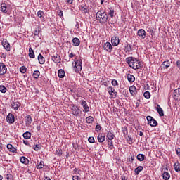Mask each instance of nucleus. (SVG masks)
Here are the masks:
<instances>
[{
    "instance_id": "f257e3e1",
    "label": "nucleus",
    "mask_w": 180,
    "mask_h": 180,
    "mask_svg": "<svg viewBox=\"0 0 180 180\" xmlns=\"http://www.w3.org/2000/svg\"><path fill=\"white\" fill-rule=\"evenodd\" d=\"M127 63H128L129 67H131V68H133V70H139L141 68V64L140 63V61L139 60V59L134 57L127 58Z\"/></svg>"
},
{
    "instance_id": "f03ea898",
    "label": "nucleus",
    "mask_w": 180,
    "mask_h": 180,
    "mask_svg": "<svg viewBox=\"0 0 180 180\" xmlns=\"http://www.w3.org/2000/svg\"><path fill=\"white\" fill-rule=\"evenodd\" d=\"M96 20H98L102 25L108 22V14L105 11H99L96 13Z\"/></svg>"
},
{
    "instance_id": "7ed1b4c3",
    "label": "nucleus",
    "mask_w": 180,
    "mask_h": 180,
    "mask_svg": "<svg viewBox=\"0 0 180 180\" xmlns=\"http://www.w3.org/2000/svg\"><path fill=\"white\" fill-rule=\"evenodd\" d=\"M82 70V60L81 59L75 62V71L79 72Z\"/></svg>"
},
{
    "instance_id": "20e7f679",
    "label": "nucleus",
    "mask_w": 180,
    "mask_h": 180,
    "mask_svg": "<svg viewBox=\"0 0 180 180\" xmlns=\"http://www.w3.org/2000/svg\"><path fill=\"white\" fill-rule=\"evenodd\" d=\"M71 111L72 115H74V116H76V117H79L80 115L82 113V111L79 110V108H78V106H73L71 108Z\"/></svg>"
},
{
    "instance_id": "39448f33",
    "label": "nucleus",
    "mask_w": 180,
    "mask_h": 180,
    "mask_svg": "<svg viewBox=\"0 0 180 180\" xmlns=\"http://www.w3.org/2000/svg\"><path fill=\"white\" fill-rule=\"evenodd\" d=\"M146 119L148 122V124H150V126H151L152 127H155V126H158V122H157V120H155V119H153V117L147 116Z\"/></svg>"
},
{
    "instance_id": "423d86ee",
    "label": "nucleus",
    "mask_w": 180,
    "mask_h": 180,
    "mask_svg": "<svg viewBox=\"0 0 180 180\" xmlns=\"http://www.w3.org/2000/svg\"><path fill=\"white\" fill-rule=\"evenodd\" d=\"M108 91L110 98H112V99L116 98V96H117V92H116V91H115V89H113V88L110 86V87H108Z\"/></svg>"
},
{
    "instance_id": "0eeeda50",
    "label": "nucleus",
    "mask_w": 180,
    "mask_h": 180,
    "mask_svg": "<svg viewBox=\"0 0 180 180\" xmlns=\"http://www.w3.org/2000/svg\"><path fill=\"white\" fill-rule=\"evenodd\" d=\"M103 49L108 53H112L113 51V46H112V44H110V42H106L103 45Z\"/></svg>"
},
{
    "instance_id": "6e6552de",
    "label": "nucleus",
    "mask_w": 180,
    "mask_h": 180,
    "mask_svg": "<svg viewBox=\"0 0 180 180\" xmlns=\"http://www.w3.org/2000/svg\"><path fill=\"white\" fill-rule=\"evenodd\" d=\"M173 98L174 101H180V88L176 89L174 91Z\"/></svg>"
},
{
    "instance_id": "1a4fd4ad",
    "label": "nucleus",
    "mask_w": 180,
    "mask_h": 180,
    "mask_svg": "<svg viewBox=\"0 0 180 180\" xmlns=\"http://www.w3.org/2000/svg\"><path fill=\"white\" fill-rule=\"evenodd\" d=\"M8 68L3 63H0V75H5Z\"/></svg>"
},
{
    "instance_id": "9d476101",
    "label": "nucleus",
    "mask_w": 180,
    "mask_h": 180,
    "mask_svg": "<svg viewBox=\"0 0 180 180\" xmlns=\"http://www.w3.org/2000/svg\"><path fill=\"white\" fill-rule=\"evenodd\" d=\"M51 60L56 64H58V63H61V57L58 54H57V53H56L55 55H53L52 56Z\"/></svg>"
},
{
    "instance_id": "9b49d317",
    "label": "nucleus",
    "mask_w": 180,
    "mask_h": 180,
    "mask_svg": "<svg viewBox=\"0 0 180 180\" xmlns=\"http://www.w3.org/2000/svg\"><path fill=\"white\" fill-rule=\"evenodd\" d=\"M6 121L10 124L15 123V115H13L12 113H9L6 116Z\"/></svg>"
},
{
    "instance_id": "f8f14e48",
    "label": "nucleus",
    "mask_w": 180,
    "mask_h": 180,
    "mask_svg": "<svg viewBox=\"0 0 180 180\" xmlns=\"http://www.w3.org/2000/svg\"><path fill=\"white\" fill-rule=\"evenodd\" d=\"M3 47L6 50V51H11V44L6 40H3L1 42Z\"/></svg>"
},
{
    "instance_id": "ddd939ff",
    "label": "nucleus",
    "mask_w": 180,
    "mask_h": 180,
    "mask_svg": "<svg viewBox=\"0 0 180 180\" xmlns=\"http://www.w3.org/2000/svg\"><path fill=\"white\" fill-rule=\"evenodd\" d=\"M111 42L112 46H119V43H120V39H119V37L114 36L111 38Z\"/></svg>"
},
{
    "instance_id": "4468645a",
    "label": "nucleus",
    "mask_w": 180,
    "mask_h": 180,
    "mask_svg": "<svg viewBox=\"0 0 180 180\" xmlns=\"http://www.w3.org/2000/svg\"><path fill=\"white\" fill-rule=\"evenodd\" d=\"M81 105L82 106H83V109L85 113L89 112V106H88V103H86V101L82 100L81 102Z\"/></svg>"
},
{
    "instance_id": "2eb2a0df",
    "label": "nucleus",
    "mask_w": 180,
    "mask_h": 180,
    "mask_svg": "<svg viewBox=\"0 0 180 180\" xmlns=\"http://www.w3.org/2000/svg\"><path fill=\"white\" fill-rule=\"evenodd\" d=\"M25 122L27 126H30V124H32V122H33V118L30 115H28L25 117Z\"/></svg>"
},
{
    "instance_id": "dca6fc26",
    "label": "nucleus",
    "mask_w": 180,
    "mask_h": 180,
    "mask_svg": "<svg viewBox=\"0 0 180 180\" xmlns=\"http://www.w3.org/2000/svg\"><path fill=\"white\" fill-rule=\"evenodd\" d=\"M138 36L140 39H146V30L140 29L137 32Z\"/></svg>"
},
{
    "instance_id": "f3484780",
    "label": "nucleus",
    "mask_w": 180,
    "mask_h": 180,
    "mask_svg": "<svg viewBox=\"0 0 180 180\" xmlns=\"http://www.w3.org/2000/svg\"><path fill=\"white\" fill-rule=\"evenodd\" d=\"M79 8L80 9L81 12L82 13H88L89 12V7L88 6H79Z\"/></svg>"
},
{
    "instance_id": "a211bd4d",
    "label": "nucleus",
    "mask_w": 180,
    "mask_h": 180,
    "mask_svg": "<svg viewBox=\"0 0 180 180\" xmlns=\"http://www.w3.org/2000/svg\"><path fill=\"white\" fill-rule=\"evenodd\" d=\"M20 105L21 104L19 103V101H15L11 104V108L14 109V110H18L19 108H20Z\"/></svg>"
},
{
    "instance_id": "6ab92c4d",
    "label": "nucleus",
    "mask_w": 180,
    "mask_h": 180,
    "mask_svg": "<svg viewBox=\"0 0 180 180\" xmlns=\"http://www.w3.org/2000/svg\"><path fill=\"white\" fill-rule=\"evenodd\" d=\"M129 91L131 95H132V96H136V95H137V91H136V86H131L129 87Z\"/></svg>"
},
{
    "instance_id": "aec40b11",
    "label": "nucleus",
    "mask_w": 180,
    "mask_h": 180,
    "mask_svg": "<svg viewBox=\"0 0 180 180\" xmlns=\"http://www.w3.org/2000/svg\"><path fill=\"white\" fill-rule=\"evenodd\" d=\"M44 168V161L41 160L39 162H38L37 164V169H43Z\"/></svg>"
},
{
    "instance_id": "412c9836",
    "label": "nucleus",
    "mask_w": 180,
    "mask_h": 180,
    "mask_svg": "<svg viewBox=\"0 0 180 180\" xmlns=\"http://www.w3.org/2000/svg\"><path fill=\"white\" fill-rule=\"evenodd\" d=\"M58 75L59 78H64V77H65V72L64 71V70L60 69L58 71Z\"/></svg>"
},
{
    "instance_id": "4be33fe9",
    "label": "nucleus",
    "mask_w": 180,
    "mask_h": 180,
    "mask_svg": "<svg viewBox=\"0 0 180 180\" xmlns=\"http://www.w3.org/2000/svg\"><path fill=\"white\" fill-rule=\"evenodd\" d=\"M156 110L159 113L160 116H164V110H162V108H161V106H160L159 104H157Z\"/></svg>"
},
{
    "instance_id": "5701e85b",
    "label": "nucleus",
    "mask_w": 180,
    "mask_h": 180,
    "mask_svg": "<svg viewBox=\"0 0 180 180\" xmlns=\"http://www.w3.org/2000/svg\"><path fill=\"white\" fill-rule=\"evenodd\" d=\"M127 78L129 82H134V81H136V78L133 75L128 74Z\"/></svg>"
},
{
    "instance_id": "b1692460",
    "label": "nucleus",
    "mask_w": 180,
    "mask_h": 180,
    "mask_svg": "<svg viewBox=\"0 0 180 180\" xmlns=\"http://www.w3.org/2000/svg\"><path fill=\"white\" fill-rule=\"evenodd\" d=\"M7 148L8 150H10L11 153H16L17 151V149L15 147H13L12 144H7Z\"/></svg>"
},
{
    "instance_id": "393cba45",
    "label": "nucleus",
    "mask_w": 180,
    "mask_h": 180,
    "mask_svg": "<svg viewBox=\"0 0 180 180\" xmlns=\"http://www.w3.org/2000/svg\"><path fill=\"white\" fill-rule=\"evenodd\" d=\"M38 61L39 64H44L45 63L44 57H43V55L41 53H39L38 56Z\"/></svg>"
},
{
    "instance_id": "a878e982",
    "label": "nucleus",
    "mask_w": 180,
    "mask_h": 180,
    "mask_svg": "<svg viewBox=\"0 0 180 180\" xmlns=\"http://www.w3.org/2000/svg\"><path fill=\"white\" fill-rule=\"evenodd\" d=\"M20 160L22 164H29V159H27V158L25 156H22L21 158H20Z\"/></svg>"
},
{
    "instance_id": "bb28decb",
    "label": "nucleus",
    "mask_w": 180,
    "mask_h": 180,
    "mask_svg": "<svg viewBox=\"0 0 180 180\" xmlns=\"http://www.w3.org/2000/svg\"><path fill=\"white\" fill-rule=\"evenodd\" d=\"M22 136L24 139H25L26 140H29V139L32 137V133L27 131V132H25Z\"/></svg>"
},
{
    "instance_id": "cd10ccee",
    "label": "nucleus",
    "mask_w": 180,
    "mask_h": 180,
    "mask_svg": "<svg viewBox=\"0 0 180 180\" xmlns=\"http://www.w3.org/2000/svg\"><path fill=\"white\" fill-rule=\"evenodd\" d=\"M143 169H144V167H143V166H139L137 168L135 169L134 172L135 174H136V175H139V174H140V172H141Z\"/></svg>"
},
{
    "instance_id": "c85d7f7f",
    "label": "nucleus",
    "mask_w": 180,
    "mask_h": 180,
    "mask_svg": "<svg viewBox=\"0 0 180 180\" xmlns=\"http://www.w3.org/2000/svg\"><path fill=\"white\" fill-rule=\"evenodd\" d=\"M29 57L30 58H34V51H33V49L30 48L29 49Z\"/></svg>"
},
{
    "instance_id": "c756f323",
    "label": "nucleus",
    "mask_w": 180,
    "mask_h": 180,
    "mask_svg": "<svg viewBox=\"0 0 180 180\" xmlns=\"http://www.w3.org/2000/svg\"><path fill=\"white\" fill-rule=\"evenodd\" d=\"M1 11L4 13H8V10L6 9V4H1Z\"/></svg>"
},
{
    "instance_id": "7c9ffc66",
    "label": "nucleus",
    "mask_w": 180,
    "mask_h": 180,
    "mask_svg": "<svg viewBox=\"0 0 180 180\" xmlns=\"http://www.w3.org/2000/svg\"><path fill=\"white\" fill-rule=\"evenodd\" d=\"M97 139L98 143H103V141H105V136H103L102 134H99L97 136Z\"/></svg>"
},
{
    "instance_id": "2f4dec72",
    "label": "nucleus",
    "mask_w": 180,
    "mask_h": 180,
    "mask_svg": "<svg viewBox=\"0 0 180 180\" xmlns=\"http://www.w3.org/2000/svg\"><path fill=\"white\" fill-rule=\"evenodd\" d=\"M138 161H144V158H146V155L143 154H138L136 156Z\"/></svg>"
},
{
    "instance_id": "473e14b6",
    "label": "nucleus",
    "mask_w": 180,
    "mask_h": 180,
    "mask_svg": "<svg viewBox=\"0 0 180 180\" xmlns=\"http://www.w3.org/2000/svg\"><path fill=\"white\" fill-rule=\"evenodd\" d=\"M170 176H171L169 175V173H168V172H165L162 174V177H163V179H165V180L169 179Z\"/></svg>"
},
{
    "instance_id": "72a5a7b5",
    "label": "nucleus",
    "mask_w": 180,
    "mask_h": 180,
    "mask_svg": "<svg viewBox=\"0 0 180 180\" xmlns=\"http://www.w3.org/2000/svg\"><path fill=\"white\" fill-rule=\"evenodd\" d=\"M107 138L108 139V140H112V139H115V134H113V133H112L111 131H108L107 133Z\"/></svg>"
},
{
    "instance_id": "f704fd0d",
    "label": "nucleus",
    "mask_w": 180,
    "mask_h": 180,
    "mask_svg": "<svg viewBox=\"0 0 180 180\" xmlns=\"http://www.w3.org/2000/svg\"><path fill=\"white\" fill-rule=\"evenodd\" d=\"M33 76L35 79H37L39 77H40V71L39 70L34 71Z\"/></svg>"
},
{
    "instance_id": "c9c22d12",
    "label": "nucleus",
    "mask_w": 180,
    "mask_h": 180,
    "mask_svg": "<svg viewBox=\"0 0 180 180\" xmlns=\"http://www.w3.org/2000/svg\"><path fill=\"white\" fill-rule=\"evenodd\" d=\"M72 43H73L74 46H78L80 43L79 39L74 38L72 39Z\"/></svg>"
},
{
    "instance_id": "e433bc0d",
    "label": "nucleus",
    "mask_w": 180,
    "mask_h": 180,
    "mask_svg": "<svg viewBox=\"0 0 180 180\" xmlns=\"http://www.w3.org/2000/svg\"><path fill=\"white\" fill-rule=\"evenodd\" d=\"M86 120L87 123L91 124L95 120V119H94L92 116H89L86 118Z\"/></svg>"
},
{
    "instance_id": "4c0bfd02",
    "label": "nucleus",
    "mask_w": 180,
    "mask_h": 180,
    "mask_svg": "<svg viewBox=\"0 0 180 180\" xmlns=\"http://www.w3.org/2000/svg\"><path fill=\"white\" fill-rule=\"evenodd\" d=\"M174 168L176 172H180L179 163H174Z\"/></svg>"
},
{
    "instance_id": "58836bf2",
    "label": "nucleus",
    "mask_w": 180,
    "mask_h": 180,
    "mask_svg": "<svg viewBox=\"0 0 180 180\" xmlns=\"http://www.w3.org/2000/svg\"><path fill=\"white\" fill-rule=\"evenodd\" d=\"M143 96L146 98V99H150V98H151V94H150V91H146L143 94Z\"/></svg>"
},
{
    "instance_id": "ea45409f",
    "label": "nucleus",
    "mask_w": 180,
    "mask_h": 180,
    "mask_svg": "<svg viewBox=\"0 0 180 180\" xmlns=\"http://www.w3.org/2000/svg\"><path fill=\"white\" fill-rule=\"evenodd\" d=\"M38 18H40L41 19L44 17V12L42 11H39L37 13Z\"/></svg>"
},
{
    "instance_id": "a19ab883",
    "label": "nucleus",
    "mask_w": 180,
    "mask_h": 180,
    "mask_svg": "<svg viewBox=\"0 0 180 180\" xmlns=\"http://www.w3.org/2000/svg\"><path fill=\"white\" fill-rule=\"evenodd\" d=\"M0 92H1L2 94H5V92H6V87H5V86H4V85H1L0 86Z\"/></svg>"
},
{
    "instance_id": "79ce46f5",
    "label": "nucleus",
    "mask_w": 180,
    "mask_h": 180,
    "mask_svg": "<svg viewBox=\"0 0 180 180\" xmlns=\"http://www.w3.org/2000/svg\"><path fill=\"white\" fill-rule=\"evenodd\" d=\"M27 70V68H26V67H25V66H22L20 68V72H22V74H26Z\"/></svg>"
},
{
    "instance_id": "37998d69",
    "label": "nucleus",
    "mask_w": 180,
    "mask_h": 180,
    "mask_svg": "<svg viewBox=\"0 0 180 180\" xmlns=\"http://www.w3.org/2000/svg\"><path fill=\"white\" fill-rule=\"evenodd\" d=\"M162 65H164L166 68H168V67L170 65L169 61H164L162 63Z\"/></svg>"
},
{
    "instance_id": "c03bdc74",
    "label": "nucleus",
    "mask_w": 180,
    "mask_h": 180,
    "mask_svg": "<svg viewBox=\"0 0 180 180\" xmlns=\"http://www.w3.org/2000/svg\"><path fill=\"white\" fill-rule=\"evenodd\" d=\"M112 85H113V86H117V85H119V83H117V80L116 79H113L111 82Z\"/></svg>"
},
{
    "instance_id": "a18cd8bd",
    "label": "nucleus",
    "mask_w": 180,
    "mask_h": 180,
    "mask_svg": "<svg viewBox=\"0 0 180 180\" xmlns=\"http://www.w3.org/2000/svg\"><path fill=\"white\" fill-rule=\"evenodd\" d=\"M88 141H89V143H95V139L92 136H90L88 139Z\"/></svg>"
},
{
    "instance_id": "49530a36",
    "label": "nucleus",
    "mask_w": 180,
    "mask_h": 180,
    "mask_svg": "<svg viewBox=\"0 0 180 180\" xmlns=\"http://www.w3.org/2000/svg\"><path fill=\"white\" fill-rule=\"evenodd\" d=\"M101 129H102V127H101V125L98 124L96 126V131L97 132L101 131Z\"/></svg>"
},
{
    "instance_id": "de8ad7c7",
    "label": "nucleus",
    "mask_w": 180,
    "mask_h": 180,
    "mask_svg": "<svg viewBox=\"0 0 180 180\" xmlns=\"http://www.w3.org/2000/svg\"><path fill=\"white\" fill-rule=\"evenodd\" d=\"M109 15L110 16V18H113L114 15H115V11L114 10H110L109 12Z\"/></svg>"
},
{
    "instance_id": "09e8293b",
    "label": "nucleus",
    "mask_w": 180,
    "mask_h": 180,
    "mask_svg": "<svg viewBox=\"0 0 180 180\" xmlns=\"http://www.w3.org/2000/svg\"><path fill=\"white\" fill-rule=\"evenodd\" d=\"M122 132L124 136H127V129L126 128H124V129H122Z\"/></svg>"
},
{
    "instance_id": "8fccbe9b",
    "label": "nucleus",
    "mask_w": 180,
    "mask_h": 180,
    "mask_svg": "<svg viewBox=\"0 0 180 180\" xmlns=\"http://www.w3.org/2000/svg\"><path fill=\"white\" fill-rule=\"evenodd\" d=\"M33 148L34 151H39V145H34Z\"/></svg>"
},
{
    "instance_id": "3c124183",
    "label": "nucleus",
    "mask_w": 180,
    "mask_h": 180,
    "mask_svg": "<svg viewBox=\"0 0 180 180\" xmlns=\"http://www.w3.org/2000/svg\"><path fill=\"white\" fill-rule=\"evenodd\" d=\"M23 143H24V144H25V146H29L30 147H32L30 143H29V141L24 140Z\"/></svg>"
},
{
    "instance_id": "603ef678",
    "label": "nucleus",
    "mask_w": 180,
    "mask_h": 180,
    "mask_svg": "<svg viewBox=\"0 0 180 180\" xmlns=\"http://www.w3.org/2000/svg\"><path fill=\"white\" fill-rule=\"evenodd\" d=\"M58 16H60V18H62V16H64V13H63V11L60 10V11L58 12Z\"/></svg>"
},
{
    "instance_id": "864d4df0",
    "label": "nucleus",
    "mask_w": 180,
    "mask_h": 180,
    "mask_svg": "<svg viewBox=\"0 0 180 180\" xmlns=\"http://www.w3.org/2000/svg\"><path fill=\"white\" fill-rule=\"evenodd\" d=\"M128 140L131 142H129V144H133V139H131V136H128Z\"/></svg>"
},
{
    "instance_id": "5fc2aeb1",
    "label": "nucleus",
    "mask_w": 180,
    "mask_h": 180,
    "mask_svg": "<svg viewBox=\"0 0 180 180\" xmlns=\"http://www.w3.org/2000/svg\"><path fill=\"white\" fill-rule=\"evenodd\" d=\"M6 178L8 180L12 179V174H7Z\"/></svg>"
},
{
    "instance_id": "6e6d98bb",
    "label": "nucleus",
    "mask_w": 180,
    "mask_h": 180,
    "mask_svg": "<svg viewBox=\"0 0 180 180\" xmlns=\"http://www.w3.org/2000/svg\"><path fill=\"white\" fill-rule=\"evenodd\" d=\"M78 176H73L72 180H78Z\"/></svg>"
},
{
    "instance_id": "4d7b16f0",
    "label": "nucleus",
    "mask_w": 180,
    "mask_h": 180,
    "mask_svg": "<svg viewBox=\"0 0 180 180\" xmlns=\"http://www.w3.org/2000/svg\"><path fill=\"white\" fill-rule=\"evenodd\" d=\"M74 172H76V174H79V169H75Z\"/></svg>"
},
{
    "instance_id": "13d9d810",
    "label": "nucleus",
    "mask_w": 180,
    "mask_h": 180,
    "mask_svg": "<svg viewBox=\"0 0 180 180\" xmlns=\"http://www.w3.org/2000/svg\"><path fill=\"white\" fill-rule=\"evenodd\" d=\"M72 1L73 0H67L68 4H69L70 5H71L72 4Z\"/></svg>"
},
{
    "instance_id": "bf43d9fd",
    "label": "nucleus",
    "mask_w": 180,
    "mask_h": 180,
    "mask_svg": "<svg viewBox=\"0 0 180 180\" xmlns=\"http://www.w3.org/2000/svg\"><path fill=\"white\" fill-rule=\"evenodd\" d=\"M75 55H74V53H71L70 55H69V57L70 58H72V57H74Z\"/></svg>"
},
{
    "instance_id": "052dcab7",
    "label": "nucleus",
    "mask_w": 180,
    "mask_h": 180,
    "mask_svg": "<svg viewBox=\"0 0 180 180\" xmlns=\"http://www.w3.org/2000/svg\"><path fill=\"white\" fill-rule=\"evenodd\" d=\"M108 146H113V141H108Z\"/></svg>"
},
{
    "instance_id": "680f3d73",
    "label": "nucleus",
    "mask_w": 180,
    "mask_h": 180,
    "mask_svg": "<svg viewBox=\"0 0 180 180\" xmlns=\"http://www.w3.org/2000/svg\"><path fill=\"white\" fill-rule=\"evenodd\" d=\"M176 64H177V67H178L179 68H180V60H178V61L176 62Z\"/></svg>"
},
{
    "instance_id": "e2e57ef3",
    "label": "nucleus",
    "mask_w": 180,
    "mask_h": 180,
    "mask_svg": "<svg viewBox=\"0 0 180 180\" xmlns=\"http://www.w3.org/2000/svg\"><path fill=\"white\" fill-rule=\"evenodd\" d=\"M109 148L110 150H113V148H115V147L113 146V145L109 146Z\"/></svg>"
},
{
    "instance_id": "0e129e2a",
    "label": "nucleus",
    "mask_w": 180,
    "mask_h": 180,
    "mask_svg": "<svg viewBox=\"0 0 180 180\" xmlns=\"http://www.w3.org/2000/svg\"><path fill=\"white\" fill-rule=\"evenodd\" d=\"M34 35H35V36L39 35V31L35 30V31H34Z\"/></svg>"
},
{
    "instance_id": "69168bd1",
    "label": "nucleus",
    "mask_w": 180,
    "mask_h": 180,
    "mask_svg": "<svg viewBox=\"0 0 180 180\" xmlns=\"http://www.w3.org/2000/svg\"><path fill=\"white\" fill-rule=\"evenodd\" d=\"M129 161H131V162H133V161H134V156H131V160H129Z\"/></svg>"
},
{
    "instance_id": "338daca9",
    "label": "nucleus",
    "mask_w": 180,
    "mask_h": 180,
    "mask_svg": "<svg viewBox=\"0 0 180 180\" xmlns=\"http://www.w3.org/2000/svg\"><path fill=\"white\" fill-rule=\"evenodd\" d=\"M143 135V132L142 131H140L139 132V136H142Z\"/></svg>"
},
{
    "instance_id": "774afa93",
    "label": "nucleus",
    "mask_w": 180,
    "mask_h": 180,
    "mask_svg": "<svg viewBox=\"0 0 180 180\" xmlns=\"http://www.w3.org/2000/svg\"><path fill=\"white\" fill-rule=\"evenodd\" d=\"M136 108H139V106H140V103H136Z\"/></svg>"
}]
</instances>
